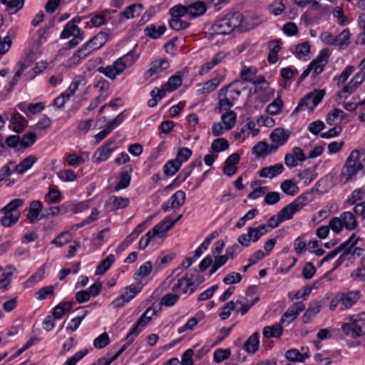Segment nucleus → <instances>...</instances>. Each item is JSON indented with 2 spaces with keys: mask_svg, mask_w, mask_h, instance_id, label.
I'll return each instance as SVG.
<instances>
[{
  "mask_svg": "<svg viewBox=\"0 0 365 365\" xmlns=\"http://www.w3.org/2000/svg\"><path fill=\"white\" fill-rule=\"evenodd\" d=\"M359 172L365 173V155L358 150H353L341 168L340 181L345 184L354 180Z\"/></svg>",
  "mask_w": 365,
  "mask_h": 365,
  "instance_id": "nucleus-1",
  "label": "nucleus"
},
{
  "mask_svg": "<svg viewBox=\"0 0 365 365\" xmlns=\"http://www.w3.org/2000/svg\"><path fill=\"white\" fill-rule=\"evenodd\" d=\"M243 19L244 16L240 12H230L215 21L210 29V34L211 35L230 34L242 25Z\"/></svg>",
  "mask_w": 365,
  "mask_h": 365,
  "instance_id": "nucleus-2",
  "label": "nucleus"
},
{
  "mask_svg": "<svg viewBox=\"0 0 365 365\" xmlns=\"http://www.w3.org/2000/svg\"><path fill=\"white\" fill-rule=\"evenodd\" d=\"M359 299V292L351 291L348 292H338L331 299L329 309L331 311L336 309L340 305V310L344 311L351 308Z\"/></svg>",
  "mask_w": 365,
  "mask_h": 365,
  "instance_id": "nucleus-3",
  "label": "nucleus"
},
{
  "mask_svg": "<svg viewBox=\"0 0 365 365\" xmlns=\"http://www.w3.org/2000/svg\"><path fill=\"white\" fill-rule=\"evenodd\" d=\"M324 96V90H315L313 92L309 93L301 99L293 113H296L300 110H304L306 109H307L309 113H312L314 108L319 104Z\"/></svg>",
  "mask_w": 365,
  "mask_h": 365,
  "instance_id": "nucleus-4",
  "label": "nucleus"
},
{
  "mask_svg": "<svg viewBox=\"0 0 365 365\" xmlns=\"http://www.w3.org/2000/svg\"><path fill=\"white\" fill-rule=\"evenodd\" d=\"M309 202L307 195L303 194L297 197L290 204L284 207L279 212V217L284 221L292 218L293 215L299 212Z\"/></svg>",
  "mask_w": 365,
  "mask_h": 365,
  "instance_id": "nucleus-5",
  "label": "nucleus"
},
{
  "mask_svg": "<svg viewBox=\"0 0 365 365\" xmlns=\"http://www.w3.org/2000/svg\"><path fill=\"white\" fill-rule=\"evenodd\" d=\"M157 314L158 311L155 309L148 307L137 321L125 339H129L132 336H137L140 333L141 328L145 327L151 322L153 317Z\"/></svg>",
  "mask_w": 365,
  "mask_h": 365,
  "instance_id": "nucleus-6",
  "label": "nucleus"
},
{
  "mask_svg": "<svg viewBox=\"0 0 365 365\" xmlns=\"http://www.w3.org/2000/svg\"><path fill=\"white\" fill-rule=\"evenodd\" d=\"M328 62L329 60L327 51H321L318 56L310 63V64L302 73V77L306 78L312 70H313L315 74H320L324 71V68Z\"/></svg>",
  "mask_w": 365,
  "mask_h": 365,
  "instance_id": "nucleus-7",
  "label": "nucleus"
},
{
  "mask_svg": "<svg viewBox=\"0 0 365 365\" xmlns=\"http://www.w3.org/2000/svg\"><path fill=\"white\" fill-rule=\"evenodd\" d=\"M121 59L118 58L111 65L106 67L101 66L98 68V71L110 79L114 80L117 76L121 74L125 70V64Z\"/></svg>",
  "mask_w": 365,
  "mask_h": 365,
  "instance_id": "nucleus-8",
  "label": "nucleus"
},
{
  "mask_svg": "<svg viewBox=\"0 0 365 365\" xmlns=\"http://www.w3.org/2000/svg\"><path fill=\"white\" fill-rule=\"evenodd\" d=\"M142 287L143 285L140 283L126 287L124 289V292L118 299L113 301V304H114L115 307L123 306L124 303L128 302L133 299L136 294L140 292Z\"/></svg>",
  "mask_w": 365,
  "mask_h": 365,
  "instance_id": "nucleus-9",
  "label": "nucleus"
},
{
  "mask_svg": "<svg viewBox=\"0 0 365 365\" xmlns=\"http://www.w3.org/2000/svg\"><path fill=\"white\" fill-rule=\"evenodd\" d=\"M290 132L284 128H275L270 134L271 151H276L279 147L283 145L289 139Z\"/></svg>",
  "mask_w": 365,
  "mask_h": 365,
  "instance_id": "nucleus-10",
  "label": "nucleus"
},
{
  "mask_svg": "<svg viewBox=\"0 0 365 365\" xmlns=\"http://www.w3.org/2000/svg\"><path fill=\"white\" fill-rule=\"evenodd\" d=\"M218 106L215 108L218 113L223 110H229L233 106L237 96H232L230 93H226V89H220L218 94Z\"/></svg>",
  "mask_w": 365,
  "mask_h": 365,
  "instance_id": "nucleus-11",
  "label": "nucleus"
},
{
  "mask_svg": "<svg viewBox=\"0 0 365 365\" xmlns=\"http://www.w3.org/2000/svg\"><path fill=\"white\" fill-rule=\"evenodd\" d=\"M305 308V306L303 302H298L294 303L282 315L280 324H286V325H289L291 322H292L299 315V314L302 312Z\"/></svg>",
  "mask_w": 365,
  "mask_h": 365,
  "instance_id": "nucleus-12",
  "label": "nucleus"
},
{
  "mask_svg": "<svg viewBox=\"0 0 365 365\" xmlns=\"http://www.w3.org/2000/svg\"><path fill=\"white\" fill-rule=\"evenodd\" d=\"M341 329L345 335L351 334L353 338L365 335V323L346 322L341 324Z\"/></svg>",
  "mask_w": 365,
  "mask_h": 365,
  "instance_id": "nucleus-13",
  "label": "nucleus"
},
{
  "mask_svg": "<svg viewBox=\"0 0 365 365\" xmlns=\"http://www.w3.org/2000/svg\"><path fill=\"white\" fill-rule=\"evenodd\" d=\"M169 67V62L165 58L153 61L150 63L149 68L145 73L148 78L166 70Z\"/></svg>",
  "mask_w": 365,
  "mask_h": 365,
  "instance_id": "nucleus-14",
  "label": "nucleus"
},
{
  "mask_svg": "<svg viewBox=\"0 0 365 365\" xmlns=\"http://www.w3.org/2000/svg\"><path fill=\"white\" fill-rule=\"evenodd\" d=\"M129 202L127 197L111 196L106 202L105 205L109 211H115L128 207Z\"/></svg>",
  "mask_w": 365,
  "mask_h": 365,
  "instance_id": "nucleus-15",
  "label": "nucleus"
},
{
  "mask_svg": "<svg viewBox=\"0 0 365 365\" xmlns=\"http://www.w3.org/2000/svg\"><path fill=\"white\" fill-rule=\"evenodd\" d=\"M112 144L113 142H110L99 148L95 152L93 155V162L98 164L107 160L114 150V148L111 147Z\"/></svg>",
  "mask_w": 365,
  "mask_h": 365,
  "instance_id": "nucleus-16",
  "label": "nucleus"
},
{
  "mask_svg": "<svg viewBox=\"0 0 365 365\" xmlns=\"http://www.w3.org/2000/svg\"><path fill=\"white\" fill-rule=\"evenodd\" d=\"M192 275L187 272L185 277L178 279V283L173 287V292H177L182 289L184 293L190 291V293L194 292L193 283L191 281Z\"/></svg>",
  "mask_w": 365,
  "mask_h": 365,
  "instance_id": "nucleus-17",
  "label": "nucleus"
},
{
  "mask_svg": "<svg viewBox=\"0 0 365 365\" xmlns=\"http://www.w3.org/2000/svg\"><path fill=\"white\" fill-rule=\"evenodd\" d=\"M240 156L238 153L230 155L225 160V166L223 173L227 176L233 175L237 171L236 164L239 163Z\"/></svg>",
  "mask_w": 365,
  "mask_h": 365,
  "instance_id": "nucleus-18",
  "label": "nucleus"
},
{
  "mask_svg": "<svg viewBox=\"0 0 365 365\" xmlns=\"http://www.w3.org/2000/svg\"><path fill=\"white\" fill-rule=\"evenodd\" d=\"M361 240L359 237H356L355 234H352L351 236L344 242L341 243L339 247V250L341 251L344 250V253L340 256L339 259H344L345 256L349 255L359 241Z\"/></svg>",
  "mask_w": 365,
  "mask_h": 365,
  "instance_id": "nucleus-19",
  "label": "nucleus"
},
{
  "mask_svg": "<svg viewBox=\"0 0 365 365\" xmlns=\"http://www.w3.org/2000/svg\"><path fill=\"white\" fill-rule=\"evenodd\" d=\"M284 170V166L281 163H277L274 165L262 168L259 171V176L261 178H272Z\"/></svg>",
  "mask_w": 365,
  "mask_h": 365,
  "instance_id": "nucleus-20",
  "label": "nucleus"
},
{
  "mask_svg": "<svg viewBox=\"0 0 365 365\" xmlns=\"http://www.w3.org/2000/svg\"><path fill=\"white\" fill-rule=\"evenodd\" d=\"M43 208V205L41 201L34 200L31 202L27 218L31 222L40 220L41 218L39 217V213Z\"/></svg>",
  "mask_w": 365,
  "mask_h": 365,
  "instance_id": "nucleus-21",
  "label": "nucleus"
},
{
  "mask_svg": "<svg viewBox=\"0 0 365 365\" xmlns=\"http://www.w3.org/2000/svg\"><path fill=\"white\" fill-rule=\"evenodd\" d=\"M188 15L192 18L204 14L207 10L206 5L202 1H196L187 6Z\"/></svg>",
  "mask_w": 365,
  "mask_h": 365,
  "instance_id": "nucleus-22",
  "label": "nucleus"
},
{
  "mask_svg": "<svg viewBox=\"0 0 365 365\" xmlns=\"http://www.w3.org/2000/svg\"><path fill=\"white\" fill-rule=\"evenodd\" d=\"M340 218L342 220L344 227L347 230H353L356 228L358 224L354 215L351 212H344L341 214Z\"/></svg>",
  "mask_w": 365,
  "mask_h": 365,
  "instance_id": "nucleus-23",
  "label": "nucleus"
},
{
  "mask_svg": "<svg viewBox=\"0 0 365 365\" xmlns=\"http://www.w3.org/2000/svg\"><path fill=\"white\" fill-rule=\"evenodd\" d=\"M143 9V5L142 4H133L128 6L123 11L120 12V16H123L125 19H133L135 16L140 15Z\"/></svg>",
  "mask_w": 365,
  "mask_h": 365,
  "instance_id": "nucleus-24",
  "label": "nucleus"
},
{
  "mask_svg": "<svg viewBox=\"0 0 365 365\" xmlns=\"http://www.w3.org/2000/svg\"><path fill=\"white\" fill-rule=\"evenodd\" d=\"M310 357V354L309 351H304V353H301L299 350L296 349H292L288 350L286 352V358L289 361H296V362H304L307 359Z\"/></svg>",
  "mask_w": 365,
  "mask_h": 365,
  "instance_id": "nucleus-25",
  "label": "nucleus"
},
{
  "mask_svg": "<svg viewBox=\"0 0 365 365\" xmlns=\"http://www.w3.org/2000/svg\"><path fill=\"white\" fill-rule=\"evenodd\" d=\"M263 336L265 338H279L282 334V327L280 323H277L272 326L264 327L262 331Z\"/></svg>",
  "mask_w": 365,
  "mask_h": 365,
  "instance_id": "nucleus-26",
  "label": "nucleus"
},
{
  "mask_svg": "<svg viewBox=\"0 0 365 365\" xmlns=\"http://www.w3.org/2000/svg\"><path fill=\"white\" fill-rule=\"evenodd\" d=\"M73 303L71 302H62L56 306L53 311L54 319H61L63 314L68 312L73 308Z\"/></svg>",
  "mask_w": 365,
  "mask_h": 365,
  "instance_id": "nucleus-27",
  "label": "nucleus"
},
{
  "mask_svg": "<svg viewBox=\"0 0 365 365\" xmlns=\"http://www.w3.org/2000/svg\"><path fill=\"white\" fill-rule=\"evenodd\" d=\"M185 201V192L182 190H178L175 192L168 200L170 209H175L181 207Z\"/></svg>",
  "mask_w": 365,
  "mask_h": 365,
  "instance_id": "nucleus-28",
  "label": "nucleus"
},
{
  "mask_svg": "<svg viewBox=\"0 0 365 365\" xmlns=\"http://www.w3.org/2000/svg\"><path fill=\"white\" fill-rule=\"evenodd\" d=\"M351 34L348 29L343 30L338 36H336L335 46L340 49H345L350 44Z\"/></svg>",
  "mask_w": 365,
  "mask_h": 365,
  "instance_id": "nucleus-29",
  "label": "nucleus"
},
{
  "mask_svg": "<svg viewBox=\"0 0 365 365\" xmlns=\"http://www.w3.org/2000/svg\"><path fill=\"white\" fill-rule=\"evenodd\" d=\"M36 161L37 158L36 156L29 155L15 167V170L19 174H23L30 169Z\"/></svg>",
  "mask_w": 365,
  "mask_h": 365,
  "instance_id": "nucleus-30",
  "label": "nucleus"
},
{
  "mask_svg": "<svg viewBox=\"0 0 365 365\" xmlns=\"http://www.w3.org/2000/svg\"><path fill=\"white\" fill-rule=\"evenodd\" d=\"M259 334L255 332L244 344V349L249 353H255L259 348Z\"/></svg>",
  "mask_w": 365,
  "mask_h": 365,
  "instance_id": "nucleus-31",
  "label": "nucleus"
},
{
  "mask_svg": "<svg viewBox=\"0 0 365 365\" xmlns=\"http://www.w3.org/2000/svg\"><path fill=\"white\" fill-rule=\"evenodd\" d=\"M79 34H81V30L78 29L77 25H75V22L68 21L61 34V38L66 39L68 38L71 36H76Z\"/></svg>",
  "mask_w": 365,
  "mask_h": 365,
  "instance_id": "nucleus-32",
  "label": "nucleus"
},
{
  "mask_svg": "<svg viewBox=\"0 0 365 365\" xmlns=\"http://www.w3.org/2000/svg\"><path fill=\"white\" fill-rule=\"evenodd\" d=\"M173 226L170 217H165L163 221L153 227V231L158 237H162L163 234L168 232Z\"/></svg>",
  "mask_w": 365,
  "mask_h": 365,
  "instance_id": "nucleus-33",
  "label": "nucleus"
},
{
  "mask_svg": "<svg viewBox=\"0 0 365 365\" xmlns=\"http://www.w3.org/2000/svg\"><path fill=\"white\" fill-rule=\"evenodd\" d=\"M247 232L250 235L252 241L255 242L258 241L262 235H265L268 230L267 225L262 224L257 227H249Z\"/></svg>",
  "mask_w": 365,
  "mask_h": 365,
  "instance_id": "nucleus-34",
  "label": "nucleus"
},
{
  "mask_svg": "<svg viewBox=\"0 0 365 365\" xmlns=\"http://www.w3.org/2000/svg\"><path fill=\"white\" fill-rule=\"evenodd\" d=\"M320 309L321 305L317 302L310 303L309 307L302 317L303 322L309 323L312 318L319 312Z\"/></svg>",
  "mask_w": 365,
  "mask_h": 365,
  "instance_id": "nucleus-35",
  "label": "nucleus"
},
{
  "mask_svg": "<svg viewBox=\"0 0 365 365\" xmlns=\"http://www.w3.org/2000/svg\"><path fill=\"white\" fill-rule=\"evenodd\" d=\"M165 26H160L157 29L155 24H150L145 29L144 31L146 36L153 39H158L165 33Z\"/></svg>",
  "mask_w": 365,
  "mask_h": 365,
  "instance_id": "nucleus-36",
  "label": "nucleus"
},
{
  "mask_svg": "<svg viewBox=\"0 0 365 365\" xmlns=\"http://www.w3.org/2000/svg\"><path fill=\"white\" fill-rule=\"evenodd\" d=\"M115 261V257L113 255H109L106 259H104L96 267V274L101 275L103 274L109 268L111 267Z\"/></svg>",
  "mask_w": 365,
  "mask_h": 365,
  "instance_id": "nucleus-37",
  "label": "nucleus"
},
{
  "mask_svg": "<svg viewBox=\"0 0 365 365\" xmlns=\"http://www.w3.org/2000/svg\"><path fill=\"white\" fill-rule=\"evenodd\" d=\"M222 121L225 130H230L236 123L237 114L233 110H229L222 115Z\"/></svg>",
  "mask_w": 365,
  "mask_h": 365,
  "instance_id": "nucleus-38",
  "label": "nucleus"
},
{
  "mask_svg": "<svg viewBox=\"0 0 365 365\" xmlns=\"http://www.w3.org/2000/svg\"><path fill=\"white\" fill-rule=\"evenodd\" d=\"M282 190L287 195L294 196L298 192V187L292 180H285L281 183Z\"/></svg>",
  "mask_w": 365,
  "mask_h": 365,
  "instance_id": "nucleus-39",
  "label": "nucleus"
},
{
  "mask_svg": "<svg viewBox=\"0 0 365 365\" xmlns=\"http://www.w3.org/2000/svg\"><path fill=\"white\" fill-rule=\"evenodd\" d=\"M272 152L271 151V144L268 145L266 142H259L253 148V153L257 156H265Z\"/></svg>",
  "mask_w": 365,
  "mask_h": 365,
  "instance_id": "nucleus-40",
  "label": "nucleus"
},
{
  "mask_svg": "<svg viewBox=\"0 0 365 365\" xmlns=\"http://www.w3.org/2000/svg\"><path fill=\"white\" fill-rule=\"evenodd\" d=\"M169 14L172 18L181 19L186 14H188L187 6L182 4H177L170 9Z\"/></svg>",
  "mask_w": 365,
  "mask_h": 365,
  "instance_id": "nucleus-41",
  "label": "nucleus"
},
{
  "mask_svg": "<svg viewBox=\"0 0 365 365\" xmlns=\"http://www.w3.org/2000/svg\"><path fill=\"white\" fill-rule=\"evenodd\" d=\"M181 165L175 159L168 161L164 165V173L166 175H173L180 169Z\"/></svg>",
  "mask_w": 365,
  "mask_h": 365,
  "instance_id": "nucleus-42",
  "label": "nucleus"
},
{
  "mask_svg": "<svg viewBox=\"0 0 365 365\" xmlns=\"http://www.w3.org/2000/svg\"><path fill=\"white\" fill-rule=\"evenodd\" d=\"M229 148L228 141L225 138H217L213 140L211 148L213 152L217 153L226 150Z\"/></svg>",
  "mask_w": 365,
  "mask_h": 365,
  "instance_id": "nucleus-43",
  "label": "nucleus"
},
{
  "mask_svg": "<svg viewBox=\"0 0 365 365\" xmlns=\"http://www.w3.org/2000/svg\"><path fill=\"white\" fill-rule=\"evenodd\" d=\"M108 35L105 32H99L95 36L90 39L91 43H93L94 48L98 49L101 48L107 41Z\"/></svg>",
  "mask_w": 365,
  "mask_h": 365,
  "instance_id": "nucleus-44",
  "label": "nucleus"
},
{
  "mask_svg": "<svg viewBox=\"0 0 365 365\" xmlns=\"http://www.w3.org/2000/svg\"><path fill=\"white\" fill-rule=\"evenodd\" d=\"M25 120V118L21 115L19 113H16L14 114L11 122L13 124V129L16 133H21L24 130V126L23 125V121Z\"/></svg>",
  "mask_w": 365,
  "mask_h": 365,
  "instance_id": "nucleus-45",
  "label": "nucleus"
},
{
  "mask_svg": "<svg viewBox=\"0 0 365 365\" xmlns=\"http://www.w3.org/2000/svg\"><path fill=\"white\" fill-rule=\"evenodd\" d=\"M71 241V235L68 232H63L60 233L52 242L51 244L61 247L65 244Z\"/></svg>",
  "mask_w": 365,
  "mask_h": 365,
  "instance_id": "nucleus-46",
  "label": "nucleus"
},
{
  "mask_svg": "<svg viewBox=\"0 0 365 365\" xmlns=\"http://www.w3.org/2000/svg\"><path fill=\"white\" fill-rule=\"evenodd\" d=\"M36 140V135L34 133H27L20 138V145L24 148H30Z\"/></svg>",
  "mask_w": 365,
  "mask_h": 365,
  "instance_id": "nucleus-47",
  "label": "nucleus"
},
{
  "mask_svg": "<svg viewBox=\"0 0 365 365\" xmlns=\"http://www.w3.org/2000/svg\"><path fill=\"white\" fill-rule=\"evenodd\" d=\"M169 26L175 31H180L187 29L190 26V23L182 19L171 18Z\"/></svg>",
  "mask_w": 365,
  "mask_h": 365,
  "instance_id": "nucleus-48",
  "label": "nucleus"
},
{
  "mask_svg": "<svg viewBox=\"0 0 365 365\" xmlns=\"http://www.w3.org/2000/svg\"><path fill=\"white\" fill-rule=\"evenodd\" d=\"M139 56L133 50L129 51L125 55L119 58H122V61L125 64V68L131 67L138 60Z\"/></svg>",
  "mask_w": 365,
  "mask_h": 365,
  "instance_id": "nucleus-49",
  "label": "nucleus"
},
{
  "mask_svg": "<svg viewBox=\"0 0 365 365\" xmlns=\"http://www.w3.org/2000/svg\"><path fill=\"white\" fill-rule=\"evenodd\" d=\"M231 355V351L230 349H217L214 352V360L217 363H221L222 361L227 359Z\"/></svg>",
  "mask_w": 365,
  "mask_h": 365,
  "instance_id": "nucleus-50",
  "label": "nucleus"
},
{
  "mask_svg": "<svg viewBox=\"0 0 365 365\" xmlns=\"http://www.w3.org/2000/svg\"><path fill=\"white\" fill-rule=\"evenodd\" d=\"M24 205L22 199L16 198L2 208V210H7L8 212L20 213L17 209Z\"/></svg>",
  "mask_w": 365,
  "mask_h": 365,
  "instance_id": "nucleus-51",
  "label": "nucleus"
},
{
  "mask_svg": "<svg viewBox=\"0 0 365 365\" xmlns=\"http://www.w3.org/2000/svg\"><path fill=\"white\" fill-rule=\"evenodd\" d=\"M182 85V78L180 76L175 75L171 76L165 84L166 89L168 91H173Z\"/></svg>",
  "mask_w": 365,
  "mask_h": 365,
  "instance_id": "nucleus-52",
  "label": "nucleus"
},
{
  "mask_svg": "<svg viewBox=\"0 0 365 365\" xmlns=\"http://www.w3.org/2000/svg\"><path fill=\"white\" fill-rule=\"evenodd\" d=\"M359 86L354 83L352 80L349 83L345 85L341 90L339 92V96L340 98H346L349 95L353 93Z\"/></svg>",
  "mask_w": 365,
  "mask_h": 365,
  "instance_id": "nucleus-53",
  "label": "nucleus"
},
{
  "mask_svg": "<svg viewBox=\"0 0 365 365\" xmlns=\"http://www.w3.org/2000/svg\"><path fill=\"white\" fill-rule=\"evenodd\" d=\"M46 198L49 204L57 203L61 200V192L57 187H50Z\"/></svg>",
  "mask_w": 365,
  "mask_h": 365,
  "instance_id": "nucleus-54",
  "label": "nucleus"
},
{
  "mask_svg": "<svg viewBox=\"0 0 365 365\" xmlns=\"http://www.w3.org/2000/svg\"><path fill=\"white\" fill-rule=\"evenodd\" d=\"M130 176L127 172H121L120 174V180L115 187V191L125 189L128 187L130 182Z\"/></svg>",
  "mask_w": 365,
  "mask_h": 365,
  "instance_id": "nucleus-55",
  "label": "nucleus"
},
{
  "mask_svg": "<svg viewBox=\"0 0 365 365\" xmlns=\"http://www.w3.org/2000/svg\"><path fill=\"white\" fill-rule=\"evenodd\" d=\"M1 2L7 6V8L12 11V13L18 11L24 6V0H0Z\"/></svg>",
  "mask_w": 365,
  "mask_h": 365,
  "instance_id": "nucleus-56",
  "label": "nucleus"
},
{
  "mask_svg": "<svg viewBox=\"0 0 365 365\" xmlns=\"http://www.w3.org/2000/svg\"><path fill=\"white\" fill-rule=\"evenodd\" d=\"M110 343V337L106 332L103 333L93 341V346L96 349H103Z\"/></svg>",
  "mask_w": 365,
  "mask_h": 365,
  "instance_id": "nucleus-57",
  "label": "nucleus"
},
{
  "mask_svg": "<svg viewBox=\"0 0 365 365\" xmlns=\"http://www.w3.org/2000/svg\"><path fill=\"white\" fill-rule=\"evenodd\" d=\"M282 106V101L279 98H277L267 106V112L271 115H277L281 111Z\"/></svg>",
  "mask_w": 365,
  "mask_h": 365,
  "instance_id": "nucleus-58",
  "label": "nucleus"
},
{
  "mask_svg": "<svg viewBox=\"0 0 365 365\" xmlns=\"http://www.w3.org/2000/svg\"><path fill=\"white\" fill-rule=\"evenodd\" d=\"M365 195V191L363 188H358L354 190L351 197L346 200L349 205H355L359 200H361Z\"/></svg>",
  "mask_w": 365,
  "mask_h": 365,
  "instance_id": "nucleus-59",
  "label": "nucleus"
},
{
  "mask_svg": "<svg viewBox=\"0 0 365 365\" xmlns=\"http://www.w3.org/2000/svg\"><path fill=\"white\" fill-rule=\"evenodd\" d=\"M58 177L64 182H73L76 179V174L72 170H63L57 173Z\"/></svg>",
  "mask_w": 365,
  "mask_h": 365,
  "instance_id": "nucleus-60",
  "label": "nucleus"
},
{
  "mask_svg": "<svg viewBox=\"0 0 365 365\" xmlns=\"http://www.w3.org/2000/svg\"><path fill=\"white\" fill-rule=\"evenodd\" d=\"M354 70V67L353 66H346L339 76L334 77V80L338 81V85L345 83L351 75Z\"/></svg>",
  "mask_w": 365,
  "mask_h": 365,
  "instance_id": "nucleus-61",
  "label": "nucleus"
},
{
  "mask_svg": "<svg viewBox=\"0 0 365 365\" xmlns=\"http://www.w3.org/2000/svg\"><path fill=\"white\" fill-rule=\"evenodd\" d=\"M153 264L151 262H146L145 264L141 265L139 269L136 271L134 274V277L137 278L138 277H145L148 276L152 271Z\"/></svg>",
  "mask_w": 365,
  "mask_h": 365,
  "instance_id": "nucleus-62",
  "label": "nucleus"
},
{
  "mask_svg": "<svg viewBox=\"0 0 365 365\" xmlns=\"http://www.w3.org/2000/svg\"><path fill=\"white\" fill-rule=\"evenodd\" d=\"M179 299V296L175 294H166L160 300V304L166 307L174 305Z\"/></svg>",
  "mask_w": 365,
  "mask_h": 365,
  "instance_id": "nucleus-63",
  "label": "nucleus"
},
{
  "mask_svg": "<svg viewBox=\"0 0 365 365\" xmlns=\"http://www.w3.org/2000/svg\"><path fill=\"white\" fill-rule=\"evenodd\" d=\"M192 155V150L187 148H182L179 150L178 152L177 156L175 158V160L180 163V165H182V163L183 162L187 161L190 156Z\"/></svg>",
  "mask_w": 365,
  "mask_h": 365,
  "instance_id": "nucleus-64",
  "label": "nucleus"
}]
</instances>
